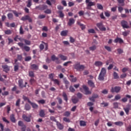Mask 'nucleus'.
<instances>
[{
    "label": "nucleus",
    "mask_w": 131,
    "mask_h": 131,
    "mask_svg": "<svg viewBox=\"0 0 131 131\" xmlns=\"http://www.w3.org/2000/svg\"><path fill=\"white\" fill-rule=\"evenodd\" d=\"M107 74V71L105 68H102L100 71V72L98 75V79L101 81L105 79V76Z\"/></svg>",
    "instance_id": "1"
},
{
    "label": "nucleus",
    "mask_w": 131,
    "mask_h": 131,
    "mask_svg": "<svg viewBox=\"0 0 131 131\" xmlns=\"http://www.w3.org/2000/svg\"><path fill=\"white\" fill-rule=\"evenodd\" d=\"M74 69H75L77 71H83L84 70V66L82 64H80V62H76L73 65Z\"/></svg>",
    "instance_id": "2"
},
{
    "label": "nucleus",
    "mask_w": 131,
    "mask_h": 131,
    "mask_svg": "<svg viewBox=\"0 0 131 131\" xmlns=\"http://www.w3.org/2000/svg\"><path fill=\"white\" fill-rule=\"evenodd\" d=\"M121 26L123 29H128L129 28H130V26L128 25L127 21L125 20H123L121 21Z\"/></svg>",
    "instance_id": "3"
},
{
    "label": "nucleus",
    "mask_w": 131,
    "mask_h": 131,
    "mask_svg": "<svg viewBox=\"0 0 131 131\" xmlns=\"http://www.w3.org/2000/svg\"><path fill=\"white\" fill-rule=\"evenodd\" d=\"M121 90V87L120 86H115L114 88L112 87L111 89V92L112 93H118L120 92Z\"/></svg>",
    "instance_id": "4"
},
{
    "label": "nucleus",
    "mask_w": 131,
    "mask_h": 131,
    "mask_svg": "<svg viewBox=\"0 0 131 131\" xmlns=\"http://www.w3.org/2000/svg\"><path fill=\"white\" fill-rule=\"evenodd\" d=\"M97 27L101 31H106V28L103 25V23H99L96 24Z\"/></svg>",
    "instance_id": "5"
},
{
    "label": "nucleus",
    "mask_w": 131,
    "mask_h": 131,
    "mask_svg": "<svg viewBox=\"0 0 131 131\" xmlns=\"http://www.w3.org/2000/svg\"><path fill=\"white\" fill-rule=\"evenodd\" d=\"M23 118L24 121H26L27 122H30V121H31V115L27 116L26 115H23Z\"/></svg>",
    "instance_id": "6"
},
{
    "label": "nucleus",
    "mask_w": 131,
    "mask_h": 131,
    "mask_svg": "<svg viewBox=\"0 0 131 131\" xmlns=\"http://www.w3.org/2000/svg\"><path fill=\"white\" fill-rule=\"evenodd\" d=\"M21 20L22 21H26V20H28L30 23H31V22H32V19L30 18V16H29V15H26L25 16H23L21 18Z\"/></svg>",
    "instance_id": "7"
},
{
    "label": "nucleus",
    "mask_w": 131,
    "mask_h": 131,
    "mask_svg": "<svg viewBox=\"0 0 131 131\" xmlns=\"http://www.w3.org/2000/svg\"><path fill=\"white\" fill-rule=\"evenodd\" d=\"M131 104H127L126 107H123V110L125 111L126 114L128 115V113H129V110H130Z\"/></svg>",
    "instance_id": "8"
},
{
    "label": "nucleus",
    "mask_w": 131,
    "mask_h": 131,
    "mask_svg": "<svg viewBox=\"0 0 131 131\" xmlns=\"http://www.w3.org/2000/svg\"><path fill=\"white\" fill-rule=\"evenodd\" d=\"M82 88L85 92V95H91L92 92L89 90V88L85 85H83Z\"/></svg>",
    "instance_id": "9"
},
{
    "label": "nucleus",
    "mask_w": 131,
    "mask_h": 131,
    "mask_svg": "<svg viewBox=\"0 0 131 131\" xmlns=\"http://www.w3.org/2000/svg\"><path fill=\"white\" fill-rule=\"evenodd\" d=\"M56 125L58 129L60 130H62V129H63L64 128V125L61 123L59 122V121L56 122Z\"/></svg>",
    "instance_id": "10"
},
{
    "label": "nucleus",
    "mask_w": 131,
    "mask_h": 131,
    "mask_svg": "<svg viewBox=\"0 0 131 131\" xmlns=\"http://www.w3.org/2000/svg\"><path fill=\"white\" fill-rule=\"evenodd\" d=\"M2 67L3 68V69H4V71L5 72H8L9 71H10V67H8V65L5 64V65H2Z\"/></svg>",
    "instance_id": "11"
},
{
    "label": "nucleus",
    "mask_w": 131,
    "mask_h": 131,
    "mask_svg": "<svg viewBox=\"0 0 131 131\" xmlns=\"http://www.w3.org/2000/svg\"><path fill=\"white\" fill-rule=\"evenodd\" d=\"M74 23H75V20L72 18H70L69 19V22L68 23V25H69V26H72Z\"/></svg>",
    "instance_id": "12"
},
{
    "label": "nucleus",
    "mask_w": 131,
    "mask_h": 131,
    "mask_svg": "<svg viewBox=\"0 0 131 131\" xmlns=\"http://www.w3.org/2000/svg\"><path fill=\"white\" fill-rule=\"evenodd\" d=\"M114 42L115 43H117V42H119V43H123V40L122 39L119 37H117L115 40H114Z\"/></svg>",
    "instance_id": "13"
},
{
    "label": "nucleus",
    "mask_w": 131,
    "mask_h": 131,
    "mask_svg": "<svg viewBox=\"0 0 131 131\" xmlns=\"http://www.w3.org/2000/svg\"><path fill=\"white\" fill-rule=\"evenodd\" d=\"M94 65L96 67H101L103 66V62L100 61H96L95 62Z\"/></svg>",
    "instance_id": "14"
},
{
    "label": "nucleus",
    "mask_w": 131,
    "mask_h": 131,
    "mask_svg": "<svg viewBox=\"0 0 131 131\" xmlns=\"http://www.w3.org/2000/svg\"><path fill=\"white\" fill-rule=\"evenodd\" d=\"M125 97H124V98H123L121 99L122 102H123V103H125L126 102H127V98L128 99H131V96L130 95H126L125 96Z\"/></svg>",
    "instance_id": "15"
},
{
    "label": "nucleus",
    "mask_w": 131,
    "mask_h": 131,
    "mask_svg": "<svg viewBox=\"0 0 131 131\" xmlns=\"http://www.w3.org/2000/svg\"><path fill=\"white\" fill-rule=\"evenodd\" d=\"M10 119L12 122L15 123L16 122V119L15 118V115L11 114L10 116Z\"/></svg>",
    "instance_id": "16"
},
{
    "label": "nucleus",
    "mask_w": 131,
    "mask_h": 131,
    "mask_svg": "<svg viewBox=\"0 0 131 131\" xmlns=\"http://www.w3.org/2000/svg\"><path fill=\"white\" fill-rule=\"evenodd\" d=\"M77 23L78 25H79V26H80L81 30H84V29H85V25H84L83 24H81L79 21H78Z\"/></svg>",
    "instance_id": "17"
},
{
    "label": "nucleus",
    "mask_w": 131,
    "mask_h": 131,
    "mask_svg": "<svg viewBox=\"0 0 131 131\" xmlns=\"http://www.w3.org/2000/svg\"><path fill=\"white\" fill-rule=\"evenodd\" d=\"M58 56L59 57V58H60L61 60H62V61H66V60H67V56L65 55H63L62 54H59Z\"/></svg>",
    "instance_id": "18"
},
{
    "label": "nucleus",
    "mask_w": 131,
    "mask_h": 131,
    "mask_svg": "<svg viewBox=\"0 0 131 131\" xmlns=\"http://www.w3.org/2000/svg\"><path fill=\"white\" fill-rule=\"evenodd\" d=\"M67 34H68V30H64L60 33L61 36H67Z\"/></svg>",
    "instance_id": "19"
},
{
    "label": "nucleus",
    "mask_w": 131,
    "mask_h": 131,
    "mask_svg": "<svg viewBox=\"0 0 131 131\" xmlns=\"http://www.w3.org/2000/svg\"><path fill=\"white\" fill-rule=\"evenodd\" d=\"M30 104L31 105L32 107L34 108V109H37L38 108V105H37L35 103L31 102H30Z\"/></svg>",
    "instance_id": "20"
},
{
    "label": "nucleus",
    "mask_w": 131,
    "mask_h": 131,
    "mask_svg": "<svg viewBox=\"0 0 131 131\" xmlns=\"http://www.w3.org/2000/svg\"><path fill=\"white\" fill-rule=\"evenodd\" d=\"M18 85L20 86V88H26V85H23V81L22 80H19L18 81Z\"/></svg>",
    "instance_id": "21"
},
{
    "label": "nucleus",
    "mask_w": 131,
    "mask_h": 131,
    "mask_svg": "<svg viewBox=\"0 0 131 131\" xmlns=\"http://www.w3.org/2000/svg\"><path fill=\"white\" fill-rule=\"evenodd\" d=\"M114 124H115V125H117L118 126H122V125H123V122L121 121L115 122Z\"/></svg>",
    "instance_id": "22"
},
{
    "label": "nucleus",
    "mask_w": 131,
    "mask_h": 131,
    "mask_svg": "<svg viewBox=\"0 0 131 131\" xmlns=\"http://www.w3.org/2000/svg\"><path fill=\"white\" fill-rule=\"evenodd\" d=\"M31 67L33 70H37V69H38V66L35 64H31Z\"/></svg>",
    "instance_id": "23"
},
{
    "label": "nucleus",
    "mask_w": 131,
    "mask_h": 131,
    "mask_svg": "<svg viewBox=\"0 0 131 131\" xmlns=\"http://www.w3.org/2000/svg\"><path fill=\"white\" fill-rule=\"evenodd\" d=\"M25 109L27 111H29V110H30V109H31V107L30 106V105L29 104H28V103H26L25 105Z\"/></svg>",
    "instance_id": "24"
},
{
    "label": "nucleus",
    "mask_w": 131,
    "mask_h": 131,
    "mask_svg": "<svg viewBox=\"0 0 131 131\" xmlns=\"http://www.w3.org/2000/svg\"><path fill=\"white\" fill-rule=\"evenodd\" d=\"M62 97H63V99H64V101H66V102L68 101V97L67 96V94H66V93L63 92L62 93Z\"/></svg>",
    "instance_id": "25"
},
{
    "label": "nucleus",
    "mask_w": 131,
    "mask_h": 131,
    "mask_svg": "<svg viewBox=\"0 0 131 131\" xmlns=\"http://www.w3.org/2000/svg\"><path fill=\"white\" fill-rule=\"evenodd\" d=\"M27 3V7L28 8H30V7H31V6H32V1L31 0H28V2H26Z\"/></svg>",
    "instance_id": "26"
},
{
    "label": "nucleus",
    "mask_w": 131,
    "mask_h": 131,
    "mask_svg": "<svg viewBox=\"0 0 131 131\" xmlns=\"http://www.w3.org/2000/svg\"><path fill=\"white\" fill-rule=\"evenodd\" d=\"M46 114H45V111L41 110L39 112V116L40 117H45Z\"/></svg>",
    "instance_id": "27"
},
{
    "label": "nucleus",
    "mask_w": 131,
    "mask_h": 131,
    "mask_svg": "<svg viewBox=\"0 0 131 131\" xmlns=\"http://www.w3.org/2000/svg\"><path fill=\"white\" fill-rule=\"evenodd\" d=\"M129 32H130V31H129V30H127V31L123 32L122 35H123V36H127V35H128V34H129Z\"/></svg>",
    "instance_id": "28"
},
{
    "label": "nucleus",
    "mask_w": 131,
    "mask_h": 131,
    "mask_svg": "<svg viewBox=\"0 0 131 131\" xmlns=\"http://www.w3.org/2000/svg\"><path fill=\"white\" fill-rule=\"evenodd\" d=\"M51 60H52V61H53V62H55V61H56V60H59V58L56 57V55H53L51 56Z\"/></svg>",
    "instance_id": "29"
},
{
    "label": "nucleus",
    "mask_w": 131,
    "mask_h": 131,
    "mask_svg": "<svg viewBox=\"0 0 131 131\" xmlns=\"http://www.w3.org/2000/svg\"><path fill=\"white\" fill-rule=\"evenodd\" d=\"M70 114H71V113L69 111H66L63 113V116H66V117H69L70 116Z\"/></svg>",
    "instance_id": "30"
},
{
    "label": "nucleus",
    "mask_w": 131,
    "mask_h": 131,
    "mask_svg": "<svg viewBox=\"0 0 131 131\" xmlns=\"http://www.w3.org/2000/svg\"><path fill=\"white\" fill-rule=\"evenodd\" d=\"M7 17L9 20H11V19H13V18H14V15H13L12 13H9L7 14Z\"/></svg>",
    "instance_id": "31"
},
{
    "label": "nucleus",
    "mask_w": 131,
    "mask_h": 131,
    "mask_svg": "<svg viewBox=\"0 0 131 131\" xmlns=\"http://www.w3.org/2000/svg\"><path fill=\"white\" fill-rule=\"evenodd\" d=\"M80 126H85L86 125V122L84 121L81 120L80 121Z\"/></svg>",
    "instance_id": "32"
},
{
    "label": "nucleus",
    "mask_w": 131,
    "mask_h": 131,
    "mask_svg": "<svg viewBox=\"0 0 131 131\" xmlns=\"http://www.w3.org/2000/svg\"><path fill=\"white\" fill-rule=\"evenodd\" d=\"M72 101L74 104H76L78 102V98L74 97L72 99Z\"/></svg>",
    "instance_id": "33"
},
{
    "label": "nucleus",
    "mask_w": 131,
    "mask_h": 131,
    "mask_svg": "<svg viewBox=\"0 0 131 131\" xmlns=\"http://www.w3.org/2000/svg\"><path fill=\"white\" fill-rule=\"evenodd\" d=\"M113 76H114V79H117L119 78V76H118V74H117V73H116V72H114Z\"/></svg>",
    "instance_id": "34"
},
{
    "label": "nucleus",
    "mask_w": 131,
    "mask_h": 131,
    "mask_svg": "<svg viewBox=\"0 0 131 131\" xmlns=\"http://www.w3.org/2000/svg\"><path fill=\"white\" fill-rule=\"evenodd\" d=\"M5 34L7 35H10V34H12V30H7L4 31Z\"/></svg>",
    "instance_id": "35"
},
{
    "label": "nucleus",
    "mask_w": 131,
    "mask_h": 131,
    "mask_svg": "<svg viewBox=\"0 0 131 131\" xmlns=\"http://www.w3.org/2000/svg\"><path fill=\"white\" fill-rule=\"evenodd\" d=\"M88 84L90 85L92 88H94L95 86V84L92 80H89L88 81Z\"/></svg>",
    "instance_id": "36"
},
{
    "label": "nucleus",
    "mask_w": 131,
    "mask_h": 131,
    "mask_svg": "<svg viewBox=\"0 0 131 131\" xmlns=\"http://www.w3.org/2000/svg\"><path fill=\"white\" fill-rule=\"evenodd\" d=\"M24 41L25 42V43H26V45H27L28 46H30V45H31V42L27 39H24Z\"/></svg>",
    "instance_id": "37"
},
{
    "label": "nucleus",
    "mask_w": 131,
    "mask_h": 131,
    "mask_svg": "<svg viewBox=\"0 0 131 131\" xmlns=\"http://www.w3.org/2000/svg\"><path fill=\"white\" fill-rule=\"evenodd\" d=\"M23 100H24V101H27L28 102V103H29V104L31 102V101H30V100H29V98H28V97H27L25 96H23Z\"/></svg>",
    "instance_id": "38"
},
{
    "label": "nucleus",
    "mask_w": 131,
    "mask_h": 131,
    "mask_svg": "<svg viewBox=\"0 0 131 131\" xmlns=\"http://www.w3.org/2000/svg\"><path fill=\"white\" fill-rule=\"evenodd\" d=\"M69 64H72V61H67L63 64V66L67 67V66H68Z\"/></svg>",
    "instance_id": "39"
},
{
    "label": "nucleus",
    "mask_w": 131,
    "mask_h": 131,
    "mask_svg": "<svg viewBox=\"0 0 131 131\" xmlns=\"http://www.w3.org/2000/svg\"><path fill=\"white\" fill-rule=\"evenodd\" d=\"M96 49H97V46H96V45L93 46L89 48V50H90V51H95Z\"/></svg>",
    "instance_id": "40"
},
{
    "label": "nucleus",
    "mask_w": 131,
    "mask_h": 131,
    "mask_svg": "<svg viewBox=\"0 0 131 131\" xmlns=\"http://www.w3.org/2000/svg\"><path fill=\"white\" fill-rule=\"evenodd\" d=\"M20 102H21V99H18L16 102V106L17 107H20Z\"/></svg>",
    "instance_id": "41"
},
{
    "label": "nucleus",
    "mask_w": 131,
    "mask_h": 131,
    "mask_svg": "<svg viewBox=\"0 0 131 131\" xmlns=\"http://www.w3.org/2000/svg\"><path fill=\"white\" fill-rule=\"evenodd\" d=\"M58 14L59 15L60 18H64V13H63V12H62V11H58Z\"/></svg>",
    "instance_id": "42"
},
{
    "label": "nucleus",
    "mask_w": 131,
    "mask_h": 131,
    "mask_svg": "<svg viewBox=\"0 0 131 131\" xmlns=\"http://www.w3.org/2000/svg\"><path fill=\"white\" fill-rule=\"evenodd\" d=\"M29 76H30V77H32V78L34 77V73H33V71H29Z\"/></svg>",
    "instance_id": "43"
},
{
    "label": "nucleus",
    "mask_w": 131,
    "mask_h": 131,
    "mask_svg": "<svg viewBox=\"0 0 131 131\" xmlns=\"http://www.w3.org/2000/svg\"><path fill=\"white\" fill-rule=\"evenodd\" d=\"M120 99H121V96L118 94L115 96L114 100L118 101V100H120Z\"/></svg>",
    "instance_id": "44"
},
{
    "label": "nucleus",
    "mask_w": 131,
    "mask_h": 131,
    "mask_svg": "<svg viewBox=\"0 0 131 131\" xmlns=\"http://www.w3.org/2000/svg\"><path fill=\"white\" fill-rule=\"evenodd\" d=\"M31 60V56H27L25 58V61L26 62H29Z\"/></svg>",
    "instance_id": "45"
},
{
    "label": "nucleus",
    "mask_w": 131,
    "mask_h": 131,
    "mask_svg": "<svg viewBox=\"0 0 131 131\" xmlns=\"http://www.w3.org/2000/svg\"><path fill=\"white\" fill-rule=\"evenodd\" d=\"M18 126H24L25 125H24V123H23V121H19L18 122Z\"/></svg>",
    "instance_id": "46"
},
{
    "label": "nucleus",
    "mask_w": 131,
    "mask_h": 131,
    "mask_svg": "<svg viewBox=\"0 0 131 131\" xmlns=\"http://www.w3.org/2000/svg\"><path fill=\"white\" fill-rule=\"evenodd\" d=\"M50 120H52V121H54L56 123L58 122L57 119H56V118H55L54 116L50 117Z\"/></svg>",
    "instance_id": "47"
},
{
    "label": "nucleus",
    "mask_w": 131,
    "mask_h": 131,
    "mask_svg": "<svg viewBox=\"0 0 131 131\" xmlns=\"http://www.w3.org/2000/svg\"><path fill=\"white\" fill-rule=\"evenodd\" d=\"M12 12L13 13V14L15 15V16H16V17H19V15H21V13H18L17 12V11L13 10L12 11Z\"/></svg>",
    "instance_id": "48"
},
{
    "label": "nucleus",
    "mask_w": 131,
    "mask_h": 131,
    "mask_svg": "<svg viewBox=\"0 0 131 131\" xmlns=\"http://www.w3.org/2000/svg\"><path fill=\"white\" fill-rule=\"evenodd\" d=\"M52 81H54V83L57 84V85H60V81H59L58 79H53Z\"/></svg>",
    "instance_id": "49"
},
{
    "label": "nucleus",
    "mask_w": 131,
    "mask_h": 131,
    "mask_svg": "<svg viewBox=\"0 0 131 131\" xmlns=\"http://www.w3.org/2000/svg\"><path fill=\"white\" fill-rule=\"evenodd\" d=\"M63 120L65 122H68V123H69V122H70V119H69V118H67V117H64L63 118Z\"/></svg>",
    "instance_id": "50"
},
{
    "label": "nucleus",
    "mask_w": 131,
    "mask_h": 131,
    "mask_svg": "<svg viewBox=\"0 0 131 131\" xmlns=\"http://www.w3.org/2000/svg\"><path fill=\"white\" fill-rule=\"evenodd\" d=\"M14 71H18V70H19V65L18 64V63H16L15 66H14Z\"/></svg>",
    "instance_id": "51"
},
{
    "label": "nucleus",
    "mask_w": 131,
    "mask_h": 131,
    "mask_svg": "<svg viewBox=\"0 0 131 131\" xmlns=\"http://www.w3.org/2000/svg\"><path fill=\"white\" fill-rule=\"evenodd\" d=\"M2 120L4 122H6V123H10V121H9V120H8L5 117L2 118Z\"/></svg>",
    "instance_id": "52"
},
{
    "label": "nucleus",
    "mask_w": 131,
    "mask_h": 131,
    "mask_svg": "<svg viewBox=\"0 0 131 131\" xmlns=\"http://www.w3.org/2000/svg\"><path fill=\"white\" fill-rule=\"evenodd\" d=\"M24 49L26 52H29V51H30V47L28 46L24 47Z\"/></svg>",
    "instance_id": "53"
},
{
    "label": "nucleus",
    "mask_w": 131,
    "mask_h": 131,
    "mask_svg": "<svg viewBox=\"0 0 131 131\" xmlns=\"http://www.w3.org/2000/svg\"><path fill=\"white\" fill-rule=\"evenodd\" d=\"M19 33H20V34H24V30H23V28H22V26H21L20 27Z\"/></svg>",
    "instance_id": "54"
},
{
    "label": "nucleus",
    "mask_w": 131,
    "mask_h": 131,
    "mask_svg": "<svg viewBox=\"0 0 131 131\" xmlns=\"http://www.w3.org/2000/svg\"><path fill=\"white\" fill-rule=\"evenodd\" d=\"M69 90L71 93H74V92H75V89H74V88L72 86H70Z\"/></svg>",
    "instance_id": "55"
},
{
    "label": "nucleus",
    "mask_w": 131,
    "mask_h": 131,
    "mask_svg": "<svg viewBox=\"0 0 131 131\" xmlns=\"http://www.w3.org/2000/svg\"><path fill=\"white\" fill-rule=\"evenodd\" d=\"M101 105H103V107H107L109 105V103L105 102H102L101 103Z\"/></svg>",
    "instance_id": "56"
},
{
    "label": "nucleus",
    "mask_w": 131,
    "mask_h": 131,
    "mask_svg": "<svg viewBox=\"0 0 131 131\" xmlns=\"http://www.w3.org/2000/svg\"><path fill=\"white\" fill-rule=\"evenodd\" d=\"M88 32L89 33H96V31H95V30L94 29H91L88 30Z\"/></svg>",
    "instance_id": "57"
},
{
    "label": "nucleus",
    "mask_w": 131,
    "mask_h": 131,
    "mask_svg": "<svg viewBox=\"0 0 131 131\" xmlns=\"http://www.w3.org/2000/svg\"><path fill=\"white\" fill-rule=\"evenodd\" d=\"M23 57H22V55H19V54H18L17 55V60H18V61H21L22 60V59H23Z\"/></svg>",
    "instance_id": "58"
},
{
    "label": "nucleus",
    "mask_w": 131,
    "mask_h": 131,
    "mask_svg": "<svg viewBox=\"0 0 131 131\" xmlns=\"http://www.w3.org/2000/svg\"><path fill=\"white\" fill-rule=\"evenodd\" d=\"M44 13H45V14H51L52 13V10H51V9H47L44 11Z\"/></svg>",
    "instance_id": "59"
},
{
    "label": "nucleus",
    "mask_w": 131,
    "mask_h": 131,
    "mask_svg": "<svg viewBox=\"0 0 131 131\" xmlns=\"http://www.w3.org/2000/svg\"><path fill=\"white\" fill-rule=\"evenodd\" d=\"M97 8L99 10H103V6L100 4H97Z\"/></svg>",
    "instance_id": "60"
},
{
    "label": "nucleus",
    "mask_w": 131,
    "mask_h": 131,
    "mask_svg": "<svg viewBox=\"0 0 131 131\" xmlns=\"http://www.w3.org/2000/svg\"><path fill=\"white\" fill-rule=\"evenodd\" d=\"M49 78L51 80H53L54 79V74L53 73H51V74H50L49 75Z\"/></svg>",
    "instance_id": "61"
},
{
    "label": "nucleus",
    "mask_w": 131,
    "mask_h": 131,
    "mask_svg": "<svg viewBox=\"0 0 131 131\" xmlns=\"http://www.w3.org/2000/svg\"><path fill=\"white\" fill-rule=\"evenodd\" d=\"M104 48L108 52H111V48L110 47L105 46Z\"/></svg>",
    "instance_id": "62"
},
{
    "label": "nucleus",
    "mask_w": 131,
    "mask_h": 131,
    "mask_svg": "<svg viewBox=\"0 0 131 131\" xmlns=\"http://www.w3.org/2000/svg\"><path fill=\"white\" fill-rule=\"evenodd\" d=\"M30 82L31 84H33V83H34L35 82V80L34 78H31L30 80Z\"/></svg>",
    "instance_id": "63"
},
{
    "label": "nucleus",
    "mask_w": 131,
    "mask_h": 131,
    "mask_svg": "<svg viewBox=\"0 0 131 131\" xmlns=\"http://www.w3.org/2000/svg\"><path fill=\"white\" fill-rule=\"evenodd\" d=\"M126 130L127 131H131V125H129L126 128Z\"/></svg>",
    "instance_id": "64"
}]
</instances>
